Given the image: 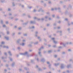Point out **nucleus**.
I'll list each match as a JSON object with an SVG mask.
<instances>
[{
  "mask_svg": "<svg viewBox=\"0 0 73 73\" xmlns=\"http://www.w3.org/2000/svg\"><path fill=\"white\" fill-rule=\"evenodd\" d=\"M0 23L1 24H3L4 22H3V20H1Z\"/></svg>",
  "mask_w": 73,
  "mask_h": 73,
  "instance_id": "nucleus-25",
  "label": "nucleus"
},
{
  "mask_svg": "<svg viewBox=\"0 0 73 73\" xmlns=\"http://www.w3.org/2000/svg\"><path fill=\"white\" fill-rule=\"evenodd\" d=\"M51 39L52 40H53V42L55 44H56L57 43V42L56 41L54 40H55V38H51Z\"/></svg>",
  "mask_w": 73,
  "mask_h": 73,
  "instance_id": "nucleus-1",
  "label": "nucleus"
},
{
  "mask_svg": "<svg viewBox=\"0 0 73 73\" xmlns=\"http://www.w3.org/2000/svg\"><path fill=\"white\" fill-rule=\"evenodd\" d=\"M27 65L28 66H29L30 65V62H29L27 63Z\"/></svg>",
  "mask_w": 73,
  "mask_h": 73,
  "instance_id": "nucleus-47",
  "label": "nucleus"
},
{
  "mask_svg": "<svg viewBox=\"0 0 73 73\" xmlns=\"http://www.w3.org/2000/svg\"><path fill=\"white\" fill-rule=\"evenodd\" d=\"M48 53H52V50H49L48 51Z\"/></svg>",
  "mask_w": 73,
  "mask_h": 73,
  "instance_id": "nucleus-33",
  "label": "nucleus"
},
{
  "mask_svg": "<svg viewBox=\"0 0 73 73\" xmlns=\"http://www.w3.org/2000/svg\"><path fill=\"white\" fill-rule=\"evenodd\" d=\"M38 42H35V43H34V44L35 45H36L37 44H38Z\"/></svg>",
  "mask_w": 73,
  "mask_h": 73,
  "instance_id": "nucleus-39",
  "label": "nucleus"
},
{
  "mask_svg": "<svg viewBox=\"0 0 73 73\" xmlns=\"http://www.w3.org/2000/svg\"><path fill=\"white\" fill-rule=\"evenodd\" d=\"M17 49L18 50H20V49H21V48H20V47H18L17 48Z\"/></svg>",
  "mask_w": 73,
  "mask_h": 73,
  "instance_id": "nucleus-58",
  "label": "nucleus"
},
{
  "mask_svg": "<svg viewBox=\"0 0 73 73\" xmlns=\"http://www.w3.org/2000/svg\"><path fill=\"white\" fill-rule=\"evenodd\" d=\"M58 48H62V47L61 46H60L59 47H58Z\"/></svg>",
  "mask_w": 73,
  "mask_h": 73,
  "instance_id": "nucleus-63",
  "label": "nucleus"
},
{
  "mask_svg": "<svg viewBox=\"0 0 73 73\" xmlns=\"http://www.w3.org/2000/svg\"><path fill=\"white\" fill-rule=\"evenodd\" d=\"M58 12L59 13H60L61 15H63L64 14V13L62 12L61 10H58Z\"/></svg>",
  "mask_w": 73,
  "mask_h": 73,
  "instance_id": "nucleus-14",
  "label": "nucleus"
},
{
  "mask_svg": "<svg viewBox=\"0 0 73 73\" xmlns=\"http://www.w3.org/2000/svg\"><path fill=\"white\" fill-rule=\"evenodd\" d=\"M41 52H38V54L40 57H41V56H42V55L41 54Z\"/></svg>",
  "mask_w": 73,
  "mask_h": 73,
  "instance_id": "nucleus-26",
  "label": "nucleus"
},
{
  "mask_svg": "<svg viewBox=\"0 0 73 73\" xmlns=\"http://www.w3.org/2000/svg\"><path fill=\"white\" fill-rule=\"evenodd\" d=\"M21 39H19L18 40H17V44H20V42L21 41Z\"/></svg>",
  "mask_w": 73,
  "mask_h": 73,
  "instance_id": "nucleus-4",
  "label": "nucleus"
},
{
  "mask_svg": "<svg viewBox=\"0 0 73 73\" xmlns=\"http://www.w3.org/2000/svg\"><path fill=\"white\" fill-rule=\"evenodd\" d=\"M5 38L7 40H9V37L8 36H5Z\"/></svg>",
  "mask_w": 73,
  "mask_h": 73,
  "instance_id": "nucleus-21",
  "label": "nucleus"
},
{
  "mask_svg": "<svg viewBox=\"0 0 73 73\" xmlns=\"http://www.w3.org/2000/svg\"><path fill=\"white\" fill-rule=\"evenodd\" d=\"M47 64H49V65H48V67L49 69H51V66H52V65L50 63H49V62H47Z\"/></svg>",
  "mask_w": 73,
  "mask_h": 73,
  "instance_id": "nucleus-3",
  "label": "nucleus"
},
{
  "mask_svg": "<svg viewBox=\"0 0 73 73\" xmlns=\"http://www.w3.org/2000/svg\"><path fill=\"white\" fill-rule=\"evenodd\" d=\"M27 7L28 8H29V9H31V8H32V6H27Z\"/></svg>",
  "mask_w": 73,
  "mask_h": 73,
  "instance_id": "nucleus-32",
  "label": "nucleus"
},
{
  "mask_svg": "<svg viewBox=\"0 0 73 73\" xmlns=\"http://www.w3.org/2000/svg\"><path fill=\"white\" fill-rule=\"evenodd\" d=\"M30 24H36V22L35 21H30Z\"/></svg>",
  "mask_w": 73,
  "mask_h": 73,
  "instance_id": "nucleus-6",
  "label": "nucleus"
},
{
  "mask_svg": "<svg viewBox=\"0 0 73 73\" xmlns=\"http://www.w3.org/2000/svg\"><path fill=\"white\" fill-rule=\"evenodd\" d=\"M24 69L25 70H29V69L28 68H27V67H24Z\"/></svg>",
  "mask_w": 73,
  "mask_h": 73,
  "instance_id": "nucleus-23",
  "label": "nucleus"
},
{
  "mask_svg": "<svg viewBox=\"0 0 73 73\" xmlns=\"http://www.w3.org/2000/svg\"><path fill=\"white\" fill-rule=\"evenodd\" d=\"M56 46H57L56 45H54L52 46V47L53 48H55L56 47Z\"/></svg>",
  "mask_w": 73,
  "mask_h": 73,
  "instance_id": "nucleus-41",
  "label": "nucleus"
},
{
  "mask_svg": "<svg viewBox=\"0 0 73 73\" xmlns=\"http://www.w3.org/2000/svg\"><path fill=\"white\" fill-rule=\"evenodd\" d=\"M3 27H4V28H7V26H6V25H3Z\"/></svg>",
  "mask_w": 73,
  "mask_h": 73,
  "instance_id": "nucleus-40",
  "label": "nucleus"
},
{
  "mask_svg": "<svg viewBox=\"0 0 73 73\" xmlns=\"http://www.w3.org/2000/svg\"><path fill=\"white\" fill-rule=\"evenodd\" d=\"M35 27L34 26H33L31 27V29H35Z\"/></svg>",
  "mask_w": 73,
  "mask_h": 73,
  "instance_id": "nucleus-45",
  "label": "nucleus"
},
{
  "mask_svg": "<svg viewBox=\"0 0 73 73\" xmlns=\"http://www.w3.org/2000/svg\"><path fill=\"white\" fill-rule=\"evenodd\" d=\"M5 23L6 24H9V22H8V21H6Z\"/></svg>",
  "mask_w": 73,
  "mask_h": 73,
  "instance_id": "nucleus-44",
  "label": "nucleus"
},
{
  "mask_svg": "<svg viewBox=\"0 0 73 73\" xmlns=\"http://www.w3.org/2000/svg\"><path fill=\"white\" fill-rule=\"evenodd\" d=\"M57 9H58V11H59V10H61V9L60 8V7H58L57 8Z\"/></svg>",
  "mask_w": 73,
  "mask_h": 73,
  "instance_id": "nucleus-48",
  "label": "nucleus"
},
{
  "mask_svg": "<svg viewBox=\"0 0 73 73\" xmlns=\"http://www.w3.org/2000/svg\"><path fill=\"white\" fill-rule=\"evenodd\" d=\"M66 72H67V73H69V70H67Z\"/></svg>",
  "mask_w": 73,
  "mask_h": 73,
  "instance_id": "nucleus-64",
  "label": "nucleus"
},
{
  "mask_svg": "<svg viewBox=\"0 0 73 73\" xmlns=\"http://www.w3.org/2000/svg\"><path fill=\"white\" fill-rule=\"evenodd\" d=\"M38 34V31H36L35 32V37H37V34Z\"/></svg>",
  "mask_w": 73,
  "mask_h": 73,
  "instance_id": "nucleus-16",
  "label": "nucleus"
},
{
  "mask_svg": "<svg viewBox=\"0 0 73 73\" xmlns=\"http://www.w3.org/2000/svg\"><path fill=\"white\" fill-rule=\"evenodd\" d=\"M33 19L35 20H38V21H40V19H38L36 17H35L33 18Z\"/></svg>",
  "mask_w": 73,
  "mask_h": 73,
  "instance_id": "nucleus-9",
  "label": "nucleus"
},
{
  "mask_svg": "<svg viewBox=\"0 0 73 73\" xmlns=\"http://www.w3.org/2000/svg\"><path fill=\"white\" fill-rule=\"evenodd\" d=\"M46 14H47V15H49L50 14V13L49 12H47L46 13Z\"/></svg>",
  "mask_w": 73,
  "mask_h": 73,
  "instance_id": "nucleus-62",
  "label": "nucleus"
},
{
  "mask_svg": "<svg viewBox=\"0 0 73 73\" xmlns=\"http://www.w3.org/2000/svg\"><path fill=\"white\" fill-rule=\"evenodd\" d=\"M67 31H68V32H70V28H68L67 29Z\"/></svg>",
  "mask_w": 73,
  "mask_h": 73,
  "instance_id": "nucleus-43",
  "label": "nucleus"
},
{
  "mask_svg": "<svg viewBox=\"0 0 73 73\" xmlns=\"http://www.w3.org/2000/svg\"><path fill=\"white\" fill-rule=\"evenodd\" d=\"M44 7H46V3H44Z\"/></svg>",
  "mask_w": 73,
  "mask_h": 73,
  "instance_id": "nucleus-61",
  "label": "nucleus"
},
{
  "mask_svg": "<svg viewBox=\"0 0 73 73\" xmlns=\"http://www.w3.org/2000/svg\"><path fill=\"white\" fill-rule=\"evenodd\" d=\"M71 66L72 65L70 64L69 65H68L67 66V68H72V67Z\"/></svg>",
  "mask_w": 73,
  "mask_h": 73,
  "instance_id": "nucleus-10",
  "label": "nucleus"
},
{
  "mask_svg": "<svg viewBox=\"0 0 73 73\" xmlns=\"http://www.w3.org/2000/svg\"><path fill=\"white\" fill-rule=\"evenodd\" d=\"M29 23V21H27L26 23H23L22 24L23 25H28Z\"/></svg>",
  "mask_w": 73,
  "mask_h": 73,
  "instance_id": "nucleus-5",
  "label": "nucleus"
},
{
  "mask_svg": "<svg viewBox=\"0 0 73 73\" xmlns=\"http://www.w3.org/2000/svg\"><path fill=\"white\" fill-rule=\"evenodd\" d=\"M41 61L42 62H44L45 61V60L44 58H42L41 60Z\"/></svg>",
  "mask_w": 73,
  "mask_h": 73,
  "instance_id": "nucleus-8",
  "label": "nucleus"
},
{
  "mask_svg": "<svg viewBox=\"0 0 73 73\" xmlns=\"http://www.w3.org/2000/svg\"><path fill=\"white\" fill-rule=\"evenodd\" d=\"M65 54V52H62V54Z\"/></svg>",
  "mask_w": 73,
  "mask_h": 73,
  "instance_id": "nucleus-56",
  "label": "nucleus"
},
{
  "mask_svg": "<svg viewBox=\"0 0 73 73\" xmlns=\"http://www.w3.org/2000/svg\"><path fill=\"white\" fill-rule=\"evenodd\" d=\"M41 12H44V10H43L42 9V8L41 9Z\"/></svg>",
  "mask_w": 73,
  "mask_h": 73,
  "instance_id": "nucleus-52",
  "label": "nucleus"
},
{
  "mask_svg": "<svg viewBox=\"0 0 73 73\" xmlns=\"http://www.w3.org/2000/svg\"><path fill=\"white\" fill-rule=\"evenodd\" d=\"M72 16L73 15H72V14L70 13L69 14V17H72Z\"/></svg>",
  "mask_w": 73,
  "mask_h": 73,
  "instance_id": "nucleus-28",
  "label": "nucleus"
},
{
  "mask_svg": "<svg viewBox=\"0 0 73 73\" xmlns=\"http://www.w3.org/2000/svg\"><path fill=\"white\" fill-rule=\"evenodd\" d=\"M20 54L23 56H25L26 55L28 54V52H26L24 53H20Z\"/></svg>",
  "mask_w": 73,
  "mask_h": 73,
  "instance_id": "nucleus-2",
  "label": "nucleus"
},
{
  "mask_svg": "<svg viewBox=\"0 0 73 73\" xmlns=\"http://www.w3.org/2000/svg\"><path fill=\"white\" fill-rule=\"evenodd\" d=\"M54 57H55V58H56L57 57V55H54Z\"/></svg>",
  "mask_w": 73,
  "mask_h": 73,
  "instance_id": "nucleus-50",
  "label": "nucleus"
},
{
  "mask_svg": "<svg viewBox=\"0 0 73 73\" xmlns=\"http://www.w3.org/2000/svg\"><path fill=\"white\" fill-rule=\"evenodd\" d=\"M0 34H1L2 35H3V36H4V35H5V34L3 33V32H2L1 31L0 32Z\"/></svg>",
  "mask_w": 73,
  "mask_h": 73,
  "instance_id": "nucleus-24",
  "label": "nucleus"
},
{
  "mask_svg": "<svg viewBox=\"0 0 73 73\" xmlns=\"http://www.w3.org/2000/svg\"><path fill=\"white\" fill-rule=\"evenodd\" d=\"M68 12V10H66L65 11V12H64V14L65 15H67Z\"/></svg>",
  "mask_w": 73,
  "mask_h": 73,
  "instance_id": "nucleus-20",
  "label": "nucleus"
},
{
  "mask_svg": "<svg viewBox=\"0 0 73 73\" xmlns=\"http://www.w3.org/2000/svg\"><path fill=\"white\" fill-rule=\"evenodd\" d=\"M68 7L70 8H71V9H72V5H71L70 4H69V5Z\"/></svg>",
  "mask_w": 73,
  "mask_h": 73,
  "instance_id": "nucleus-35",
  "label": "nucleus"
},
{
  "mask_svg": "<svg viewBox=\"0 0 73 73\" xmlns=\"http://www.w3.org/2000/svg\"><path fill=\"white\" fill-rule=\"evenodd\" d=\"M41 9L40 8V9H39V10H38V12H40V11H41Z\"/></svg>",
  "mask_w": 73,
  "mask_h": 73,
  "instance_id": "nucleus-59",
  "label": "nucleus"
},
{
  "mask_svg": "<svg viewBox=\"0 0 73 73\" xmlns=\"http://www.w3.org/2000/svg\"><path fill=\"white\" fill-rule=\"evenodd\" d=\"M44 54H45V53H46V51H43Z\"/></svg>",
  "mask_w": 73,
  "mask_h": 73,
  "instance_id": "nucleus-46",
  "label": "nucleus"
},
{
  "mask_svg": "<svg viewBox=\"0 0 73 73\" xmlns=\"http://www.w3.org/2000/svg\"><path fill=\"white\" fill-rule=\"evenodd\" d=\"M60 68L61 69H64V68H65V67H64V64H61Z\"/></svg>",
  "mask_w": 73,
  "mask_h": 73,
  "instance_id": "nucleus-7",
  "label": "nucleus"
},
{
  "mask_svg": "<svg viewBox=\"0 0 73 73\" xmlns=\"http://www.w3.org/2000/svg\"><path fill=\"white\" fill-rule=\"evenodd\" d=\"M59 64H60L59 63H55L54 64V65L55 66H58V65H59Z\"/></svg>",
  "mask_w": 73,
  "mask_h": 73,
  "instance_id": "nucleus-13",
  "label": "nucleus"
},
{
  "mask_svg": "<svg viewBox=\"0 0 73 73\" xmlns=\"http://www.w3.org/2000/svg\"><path fill=\"white\" fill-rule=\"evenodd\" d=\"M48 46L49 48L50 47H51V45H50V44H48Z\"/></svg>",
  "mask_w": 73,
  "mask_h": 73,
  "instance_id": "nucleus-55",
  "label": "nucleus"
},
{
  "mask_svg": "<svg viewBox=\"0 0 73 73\" xmlns=\"http://www.w3.org/2000/svg\"><path fill=\"white\" fill-rule=\"evenodd\" d=\"M3 48H6V49H9V47L8 46H3Z\"/></svg>",
  "mask_w": 73,
  "mask_h": 73,
  "instance_id": "nucleus-15",
  "label": "nucleus"
},
{
  "mask_svg": "<svg viewBox=\"0 0 73 73\" xmlns=\"http://www.w3.org/2000/svg\"><path fill=\"white\" fill-rule=\"evenodd\" d=\"M20 45H22V46H24L25 45V43H22V44H20Z\"/></svg>",
  "mask_w": 73,
  "mask_h": 73,
  "instance_id": "nucleus-29",
  "label": "nucleus"
},
{
  "mask_svg": "<svg viewBox=\"0 0 73 73\" xmlns=\"http://www.w3.org/2000/svg\"><path fill=\"white\" fill-rule=\"evenodd\" d=\"M5 2V0H0V2L1 3H4Z\"/></svg>",
  "mask_w": 73,
  "mask_h": 73,
  "instance_id": "nucleus-27",
  "label": "nucleus"
},
{
  "mask_svg": "<svg viewBox=\"0 0 73 73\" xmlns=\"http://www.w3.org/2000/svg\"><path fill=\"white\" fill-rule=\"evenodd\" d=\"M23 36H27V34H24Z\"/></svg>",
  "mask_w": 73,
  "mask_h": 73,
  "instance_id": "nucleus-42",
  "label": "nucleus"
},
{
  "mask_svg": "<svg viewBox=\"0 0 73 73\" xmlns=\"http://www.w3.org/2000/svg\"><path fill=\"white\" fill-rule=\"evenodd\" d=\"M33 12H36V10L34 9L33 11Z\"/></svg>",
  "mask_w": 73,
  "mask_h": 73,
  "instance_id": "nucleus-51",
  "label": "nucleus"
},
{
  "mask_svg": "<svg viewBox=\"0 0 73 73\" xmlns=\"http://www.w3.org/2000/svg\"><path fill=\"white\" fill-rule=\"evenodd\" d=\"M28 47H30V48H31V47L32 46V45L31 44H29L28 45Z\"/></svg>",
  "mask_w": 73,
  "mask_h": 73,
  "instance_id": "nucleus-30",
  "label": "nucleus"
},
{
  "mask_svg": "<svg viewBox=\"0 0 73 73\" xmlns=\"http://www.w3.org/2000/svg\"><path fill=\"white\" fill-rule=\"evenodd\" d=\"M15 2H13L12 3V6L13 7H15Z\"/></svg>",
  "mask_w": 73,
  "mask_h": 73,
  "instance_id": "nucleus-18",
  "label": "nucleus"
},
{
  "mask_svg": "<svg viewBox=\"0 0 73 73\" xmlns=\"http://www.w3.org/2000/svg\"><path fill=\"white\" fill-rule=\"evenodd\" d=\"M63 45L64 46V47H65L66 46V45H65V44H64V43H63Z\"/></svg>",
  "mask_w": 73,
  "mask_h": 73,
  "instance_id": "nucleus-57",
  "label": "nucleus"
},
{
  "mask_svg": "<svg viewBox=\"0 0 73 73\" xmlns=\"http://www.w3.org/2000/svg\"><path fill=\"white\" fill-rule=\"evenodd\" d=\"M38 70L39 71H41V70H42L40 68H39Z\"/></svg>",
  "mask_w": 73,
  "mask_h": 73,
  "instance_id": "nucleus-60",
  "label": "nucleus"
},
{
  "mask_svg": "<svg viewBox=\"0 0 73 73\" xmlns=\"http://www.w3.org/2000/svg\"><path fill=\"white\" fill-rule=\"evenodd\" d=\"M69 22H68V26H70V25H71V24L69 23Z\"/></svg>",
  "mask_w": 73,
  "mask_h": 73,
  "instance_id": "nucleus-53",
  "label": "nucleus"
},
{
  "mask_svg": "<svg viewBox=\"0 0 73 73\" xmlns=\"http://www.w3.org/2000/svg\"><path fill=\"white\" fill-rule=\"evenodd\" d=\"M4 54L5 56H7V52H4Z\"/></svg>",
  "mask_w": 73,
  "mask_h": 73,
  "instance_id": "nucleus-34",
  "label": "nucleus"
},
{
  "mask_svg": "<svg viewBox=\"0 0 73 73\" xmlns=\"http://www.w3.org/2000/svg\"><path fill=\"white\" fill-rule=\"evenodd\" d=\"M7 56H5V57H4V56H2L1 58V59H2V60H4V59H7Z\"/></svg>",
  "mask_w": 73,
  "mask_h": 73,
  "instance_id": "nucleus-11",
  "label": "nucleus"
},
{
  "mask_svg": "<svg viewBox=\"0 0 73 73\" xmlns=\"http://www.w3.org/2000/svg\"><path fill=\"white\" fill-rule=\"evenodd\" d=\"M64 20L65 21H68V19L67 18H66Z\"/></svg>",
  "mask_w": 73,
  "mask_h": 73,
  "instance_id": "nucleus-54",
  "label": "nucleus"
},
{
  "mask_svg": "<svg viewBox=\"0 0 73 73\" xmlns=\"http://www.w3.org/2000/svg\"><path fill=\"white\" fill-rule=\"evenodd\" d=\"M5 44V42H2L1 43V44Z\"/></svg>",
  "mask_w": 73,
  "mask_h": 73,
  "instance_id": "nucleus-49",
  "label": "nucleus"
},
{
  "mask_svg": "<svg viewBox=\"0 0 73 73\" xmlns=\"http://www.w3.org/2000/svg\"><path fill=\"white\" fill-rule=\"evenodd\" d=\"M40 20H41V21H44V18H42L41 19H40Z\"/></svg>",
  "mask_w": 73,
  "mask_h": 73,
  "instance_id": "nucleus-37",
  "label": "nucleus"
},
{
  "mask_svg": "<svg viewBox=\"0 0 73 73\" xmlns=\"http://www.w3.org/2000/svg\"><path fill=\"white\" fill-rule=\"evenodd\" d=\"M7 35H9V31H7Z\"/></svg>",
  "mask_w": 73,
  "mask_h": 73,
  "instance_id": "nucleus-38",
  "label": "nucleus"
},
{
  "mask_svg": "<svg viewBox=\"0 0 73 73\" xmlns=\"http://www.w3.org/2000/svg\"><path fill=\"white\" fill-rule=\"evenodd\" d=\"M31 62L33 64H35V61L34 60H31Z\"/></svg>",
  "mask_w": 73,
  "mask_h": 73,
  "instance_id": "nucleus-17",
  "label": "nucleus"
},
{
  "mask_svg": "<svg viewBox=\"0 0 73 73\" xmlns=\"http://www.w3.org/2000/svg\"><path fill=\"white\" fill-rule=\"evenodd\" d=\"M56 18H57V19H60V17H59L58 15H57L56 16Z\"/></svg>",
  "mask_w": 73,
  "mask_h": 73,
  "instance_id": "nucleus-36",
  "label": "nucleus"
},
{
  "mask_svg": "<svg viewBox=\"0 0 73 73\" xmlns=\"http://www.w3.org/2000/svg\"><path fill=\"white\" fill-rule=\"evenodd\" d=\"M15 62H13L11 65V66H12V67H14V66H15Z\"/></svg>",
  "mask_w": 73,
  "mask_h": 73,
  "instance_id": "nucleus-22",
  "label": "nucleus"
},
{
  "mask_svg": "<svg viewBox=\"0 0 73 73\" xmlns=\"http://www.w3.org/2000/svg\"><path fill=\"white\" fill-rule=\"evenodd\" d=\"M15 33H13L11 34V35L12 36H15Z\"/></svg>",
  "mask_w": 73,
  "mask_h": 73,
  "instance_id": "nucleus-31",
  "label": "nucleus"
},
{
  "mask_svg": "<svg viewBox=\"0 0 73 73\" xmlns=\"http://www.w3.org/2000/svg\"><path fill=\"white\" fill-rule=\"evenodd\" d=\"M8 53L9 54L10 56H12V53H11V52L10 51H9L8 52Z\"/></svg>",
  "mask_w": 73,
  "mask_h": 73,
  "instance_id": "nucleus-12",
  "label": "nucleus"
},
{
  "mask_svg": "<svg viewBox=\"0 0 73 73\" xmlns=\"http://www.w3.org/2000/svg\"><path fill=\"white\" fill-rule=\"evenodd\" d=\"M56 33H62V31H56Z\"/></svg>",
  "mask_w": 73,
  "mask_h": 73,
  "instance_id": "nucleus-19",
  "label": "nucleus"
}]
</instances>
